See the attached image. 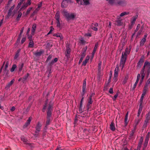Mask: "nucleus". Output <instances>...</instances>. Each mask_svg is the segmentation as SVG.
I'll return each instance as SVG.
<instances>
[{"instance_id":"1","label":"nucleus","mask_w":150,"mask_h":150,"mask_svg":"<svg viewBox=\"0 0 150 150\" xmlns=\"http://www.w3.org/2000/svg\"><path fill=\"white\" fill-rule=\"evenodd\" d=\"M150 73V62L146 61L144 63L143 66L141 71L140 74L141 76V78L139 82L140 84L142 83L145 75H146V77L148 78Z\"/></svg>"},{"instance_id":"2","label":"nucleus","mask_w":150,"mask_h":150,"mask_svg":"<svg viewBox=\"0 0 150 150\" xmlns=\"http://www.w3.org/2000/svg\"><path fill=\"white\" fill-rule=\"evenodd\" d=\"M131 49V47L129 46V48L126 47L125 52H122V56L120 59V66L122 67V69L124 67L126 62L128 55L129 54L130 52Z\"/></svg>"},{"instance_id":"3","label":"nucleus","mask_w":150,"mask_h":150,"mask_svg":"<svg viewBox=\"0 0 150 150\" xmlns=\"http://www.w3.org/2000/svg\"><path fill=\"white\" fill-rule=\"evenodd\" d=\"M52 105L50 104L47 109V120L46 124V126L49 125L50 124L51 121L50 117L52 115L51 112L52 111Z\"/></svg>"},{"instance_id":"4","label":"nucleus","mask_w":150,"mask_h":150,"mask_svg":"<svg viewBox=\"0 0 150 150\" xmlns=\"http://www.w3.org/2000/svg\"><path fill=\"white\" fill-rule=\"evenodd\" d=\"M62 14L68 20L73 19L75 18L76 16V15L74 13H72L70 14L66 10H64L63 11Z\"/></svg>"},{"instance_id":"5","label":"nucleus","mask_w":150,"mask_h":150,"mask_svg":"<svg viewBox=\"0 0 150 150\" xmlns=\"http://www.w3.org/2000/svg\"><path fill=\"white\" fill-rule=\"evenodd\" d=\"M145 58L144 55H142L137 63L136 68L137 69H140L144 62Z\"/></svg>"},{"instance_id":"6","label":"nucleus","mask_w":150,"mask_h":150,"mask_svg":"<svg viewBox=\"0 0 150 150\" xmlns=\"http://www.w3.org/2000/svg\"><path fill=\"white\" fill-rule=\"evenodd\" d=\"M15 7V5L13 6L9 10L6 16V18H8L10 16L13 17L14 15V13H13L12 11Z\"/></svg>"},{"instance_id":"7","label":"nucleus","mask_w":150,"mask_h":150,"mask_svg":"<svg viewBox=\"0 0 150 150\" xmlns=\"http://www.w3.org/2000/svg\"><path fill=\"white\" fill-rule=\"evenodd\" d=\"M141 120V118H137L136 119L134 120V132H132V133L131 134L132 136L133 135V134L134 133V132L137 129V126L140 122Z\"/></svg>"},{"instance_id":"8","label":"nucleus","mask_w":150,"mask_h":150,"mask_svg":"<svg viewBox=\"0 0 150 150\" xmlns=\"http://www.w3.org/2000/svg\"><path fill=\"white\" fill-rule=\"evenodd\" d=\"M86 88V79H85L83 81V86H82V96H83L85 93V91Z\"/></svg>"},{"instance_id":"9","label":"nucleus","mask_w":150,"mask_h":150,"mask_svg":"<svg viewBox=\"0 0 150 150\" xmlns=\"http://www.w3.org/2000/svg\"><path fill=\"white\" fill-rule=\"evenodd\" d=\"M150 136H149V133L148 132L146 136V138L144 140V148H146L147 147L148 142Z\"/></svg>"},{"instance_id":"10","label":"nucleus","mask_w":150,"mask_h":150,"mask_svg":"<svg viewBox=\"0 0 150 150\" xmlns=\"http://www.w3.org/2000/svg\"><path fill=\"white\" fill-rule=\"evenodd\" d=\"M71 49L69 47H67L65 52V56L68 59L70 57V53Z\"/></svg>"},{"instance_id":"11","label":"nucleus","mask_w":150,"mask_h":150,"mask_svg":"<svg viewBox=\"0 0 150 150\" xmlns=\"http://www.w3.org/2000/svg\"><path fill=\"white\" fill-rule=\"evenodd\" d=\"M150 120V111L146 115V119L145 120V126H146L147 123L149 122V121Z\"/></svg>"},{"instance_id":"12","label":"nucleus","mask_w":150,"mask_h":150,"mask_svg":"<svg viewBox=\"0 0 150 150\" xmlns=\"http://www.w3.org/2000/svg\"><path fill=\"white\" fill-rule=\"evenodd\" d=\"M110 129L112 131H114L116 130V128L114 121H112L110 125Z\"/></svg>"},{"instance_id":"13","label":"nucleus","mask_w":150,"mask_h":150,"mask_svg":"<svg viewBox=\"0 0 150 150\" xmlns=\"http://www.w3.org/2000/svg\"><path fill=\"white\" fill-rule=\"evenodd\" d=\"M87 49V46H86L83 49L82 51L81 54V57H82V58H84L86 55V53Z\"/></svg>"},{"instance_id":"14","label":"nucleus","mask_w":150,"mask_h":150,"mask_svg":"<svg viewBox=\"0 0 150 150\" xmlns=\"http://www.w3.org/2000/svg\"><path fill=\"white\" fill-rule=\"evenodd\" d=\"M144 140L143 138L142 137H141L139 141L138 144L137 148L140 149L142 147V142Z\"/></svg>"},{"instance_id":"15","label":"nucleus","mask_w":150,"mask_h":150,"mask_svg":"<svg viewBox=\"0 0 150 150\" xmlns=\"http://www.w3.org/2000/svg\"><path fill=\"white\" fill-rule=\"evenodd\" d=\"M45 51L43 50H40L39 52H37L34 53V54L36 57L40 56L41 55L44 54Z\"/></svg>"},{"instance_id":"16","label":"nucleus","mask_w":150,"mask_h":150,"mask_svg":"<svg viewBox=\"0 0 150 150\" xmlns=\"http://www.w3.org/2000/svg\"><path fill=\"white\" fill-rule=\"evenodd\" d=\"M140 77V74H137V79L135 83H134V86H133V89H134L137 86V84L138 83Z\"/></svg>"},{"instance_id":"17","label":"nucleus","mask_w":150,"mask_h":150,"mask_svg":"<svg viewBox=\"0 0 150 150\" xmlns=\"http://www.w3.org/2000/svg\"><path fill=\"white\" fill-rule=\"evenodd\" d=\"M37 27L36 24L35 23H34L33 25V26L31 29V34L33 35H34L35 31L36 30Z\"/></svg>"},{"instance_id":"18","label":"nucleus","mask_w":150,"mask_h":150,"mask_svg":"<svg viewBox=\"0 0 150 150\" xmlns=\"http://www.w3.org/2000/svg\"><path fill=\"white\" fill-rule=\"evenodd\" d=\"M41 126L42 125L40 123V122H38L35 127V128L36 129V131H35L36 133H37L38 132L40 131V128L41 127Z\"/></svg>"},{"instance_id":"19","label":"nucleus","mask_w":150,"mask_h":150,"mask_svg":"<svg viewBox=\"0 0 150 150\" xmlns=\"http://www.w3.org/2000/svg\"><path fill=\"white\" fill-rule=\"evenodd\" d=\"M138 15L133 17L131 20V23L132 25H134L136 19L137 18Z\"/></svg>"},{"instance_id":"20","label":"nucleus","mask_w":150,"mask_h":150,"mask_svg":"<svg viewBox=\"0 0 150 150\" xmlns=\"http://www.w3.org/2000/svg\"><path fill=\"white\" fill-rule=\"evenodd\" d=\"M142 108L143 106L142 105V103L140 104L139 107L137 112V116L138 117H139V116L140 113L142 111Z\"/></svg>"},{"instance_id":"21","label":"nucleus","mask_w":150,"mask_h":150,"mask_svg":"<svg viewBox=\"0 0 150 150\" xmlns=\"http://www.w3.org/2000/svg\"><path fill=\"white\" fill-rule=\"evenodd\" d=\"M69 0H63L62 3V7L63 8L66 7L67 6L66 4L68 3V2ZM69 0L70 1V0Z\"/></svg>"},{"instance_id":"22","label":"nucleus","mask_w":150,"mask_h":150,"mask_svg":"<svg viewBox=\"0 0 150 150\" xmlns=\"http://www.w3.org/2000/svg\"><path fill=\"white\" fill-rule=\"evenodd\" d=\"M117 4L119 5L123 6L126 4V2L125 1L119 0L117 2Z\"/></svg>"},{"instance_id":"23","label":"nucleus","mask_w":150,"mask_h":150,"mask_svg":"<svg viewBox=\"0 0 150 150\" xmlns=\"http://www.w3.org/2000/svg\"><path fill=\"white\" fill-rule=\"evenodd\" d=\"M101 62H100L98 64V73L99 75L101 74Z\"/></svg>"},{"instance_id":"24","label":"nucleus","mask_w":150,"mask_h":150,"mask_svg":"<svg viewBox=\"0 0 150 150\" xmlns=\"http://www.w3.org/2000/svg\"><path fill=\"white\" fill-rule=\"evenodd\" d=\"M146 39L145 38H143L140 42V46H142L145 43Z\"/></svg>"},{"instance_id":"25","label":"nucleus","mask_w":150,"mask_h":150,"mask_svg":"<svg viewBox=\"0 0 150 150\" xmlns=\"http://www.w3.org/2000/svg\"><path fill=\"white\" fill-rule=\"evenodd\" d=\"M119 70V67L118 66H117L115 68L114 72V76H118V73Z\"/></svg>"},{"instance_id":"26","label":"nucleus","mask_w":150,"mask_h":150,"mask_svg":"<svg viewBox=\"0 0 150 150\" xmlns=\"http://www.w3.org/2000/svg\"><path fill=\"white\" fill-rule=\"evenodd\" d=\"M55 18L56 20H59L60 13L59 11H57V12Z\"/></svg>"},{"instance_id":"27","label":"nucleus","mask_w":150,"mask_h":150,"mask_svg":"<svg viewBox=\"0 0 150 150\" xmlns=\"http://www.w3.org/2000/svg\"><path fill=\"white\" fill-rule=\"evenodd\" d=\"M98 44H96L95 45L94 47V49H93V51L92 52V56L93 57L94 54H95V52L96 50H97V47H98Z\"/></svg>"},{"instance_id":"28","label":"nucleus","mask_w":150,"mask_h":150,"mask_svg":"<svg viewBox=\"0 0 150 150\" xmlns=\"http://www.w3.org/2000/svg\"><path fill=\"white\" fill-rule=\"evenodd\" d=\"M15 81V80L14 79H13L11 80V81L8 83L7 85L6 86V88H9L13 83Z\"/></svg>"},{"instance_id":"29","label":"nucleus","mask_w":150,"mask_h":150,"mask_svg":"<svg viewBox=\"0 0 150 150\" xmlns=\"http://www.w3.org/2000/svg\"><path fill=\"white\" fill-rule=\"evenodd\" d=\"M116 23L115 24L117 26H120L122 25L123 23L121 21V20H117L115 21Z\"/></svg>"},{"instance_id":"30","label":"nucleus","mask_w":150,"mask_h":150,"mask_svg":"<svg viewBox=\"0 0 150 150\" xmlns=\"http://www.w3.org/2000/svg\"><path fill=\"white\" fill-rule=\"evenodd\" d=\"M24 64L23 63H22L21 64H20L18 66V71L19 72H21L23 67Z\"/></svg>"},{"instance_id":"31","label":"nucleus","mask_w":150,"mask_h":150,"mask_svg":"<svg viewBox=\"0 0 150 150\" xmlns=\"http://www.w3.org/2000/svg\"><path fill=\"white\" fill-rule=\"evenodd\" d=\"M42 2L41 1L39 4H38V7L36 8V10L37 11H38L40 7H41L42 6Z\"/></svg>"},{"instance_id":"32","label":"nucleus","mask_w":150,"mask_h":150,"mask_svg":"<svg viewBox=\"0 0 150 150\" xmlns=\"http://www.w3.org/2000/svg\"><path fill=\"white\" fill-rule=\"evenodd\" d=\"M129 121L128 120V116H125V120H124V122L125 124V126H127L128 124Z\"/></svg>"},{"instance_id":"33","label":"nucleus","mask_w":150,"mask_h":150,"mask_svg":"<svg viewBox=\"0 0 150 150\" xmlns=\"http://www.w3.org/2000/svg\"><path fill=\"white\" fill-rule=\"evenodd\" d=\"M29 42L28 47H33L34 46V42L33 41L30 40Z\"/></svg>"},{"instance_id":"34","label":"nucleus","mask_w":150,"mask_h":150,"mask_svg":"<svg viewBox=\"0 0 150 150\" xmlns=\"http://www.w3.org/2000/svg\"><path fill=\"white\" fill-rule=\"evenodd\" d=\"M17 67L16 65V64H13L12 65L11 68L10 69V71L11 72H13L14 71L15 69Z\"/></svg>"},{"instance_id":"35","label":"nucleus","mask_w":150,"mask_h":150,"mask_svg":"<svg viewBox=\"0 0 150 150\" xmlns=\"http://www.w3.org/2000/svg\"><path fill=\"white\" fill-rule=\"evenodd\" d=\"M92 96L91 95L89 97L88 99V103L92 104L93 101L92 100Z\"/></svg>"},{"instance_id":"36","label":"nucleus","mask_w":150,"mask_h":150,"mask_svg":"<svg viewBox=\"0 0 150 150\" xmlns=\"http://www.w3.org/2000/svg\"><path fill=\"white\" fill-rule=\"evenodd\" d=\"M31 119L32 117H30L28 119L27 121L26 122L25 124L26 126H28L30 124Z\"/></svg>"},{"instance_id":"37","label":"nucleus","mask_w":150,"mask_h":150,"mask_svg":"<svg viewBox=\"0 0 150 150\" xmlns=\"http://www.w3.org/2000/svg\"><path fill=\"white\" fill-rule=\"evenodd\" d=\"M129 13L128 12H124L121 13L120 15V16L121 17H122L125 15L128 14Z\"/></svg>"},{"instance_id":"38","label":"nucleus","mask_w":150,"mask_h":150,"mask_svg":"<svg viewBox=\"0 0 150 150\" xmlns=\"http://www.w3.org/2000/svg\"><path fill=\"white\" fill-rule=\"evenodd\" d=\"M91 29L95 31H97L98 30V28L94 26L93 25H91Z\"/></svg>"},{"instance_id":"39","label":"nucleus","mask_w":150,"mask_h":150,"mask_svg":"<svg viewBox=\"0 0 150 150\" xmlns=\"http://www.w3.org/2000/svg\"><path fill=\"white\" fill-rule=\"evenodd\" d=\"M112 72L111 71H110V72L109 78V79L108 80V83H110V82H111V78L112 77Z\"/></svg>"},{"instance_id":"40","label":"nucleus","mask_w":150,"mask_h":150,"mask_svg":"<svg viewBox=\"0 0 150 150\" xmlns=\"http://www.w3.org/2000/svg\"><path fill=\"white\" fill-rule=\"evenodd\" d=\"M22 16V13L21 12H18V16L16 18V20L17 21H19L20 18Z\"/></svg>"},{"instance_id":"41","label":"nucleus","mask_w":150,"mask_h":150,"mask_svg":"<svg viewBox=\"0 0 150 150\" xmlns=\"http://www.w3.org/2000/svg\"><path fill=\"white\" fill-rule=\"evenodd\" d=\"M21 140L25 144H28V143L27 140L25 139L24 137H22L21 138Z\"/></svg>"},{"instance_id":"42","label":"nucleus","mask_w":150,"mask_h":150,"mask_svg":"<svg viewBox=\"0 0 150 150\" xmlns=\"http://www.w3.org/2000/svg\"><path fill=\"white\" fill-rule=\"evenodd\" d=\"M83 111V109L82 108V105H79V113H81Z\"/></svg>"},{"instance_id":"43","label":"nucleus","mask_w":150,"mask_h":150,"mask_svg":"<svg viewBox=\"0 0 150 150\" xmlns=\"http://www.w3.org/2000/svg\"><path fill=\"white\" fill-rule=\"evenodd\" d=\"M29 75V74L28 73H27L26 75H25V76H24V77L23 78V81H25L28 78Z\"/></svg>"},{"instance_id":"44","label":"nucleus","mask_w":150,"mask_h":150,"mask_svg":"<svg viewBox=\"0 0 150 150\" xmlns=\"http://www.w3.org/2000/svg\"><path fill=\"white\" fill-rule=\"evenodd\" d=\"M83 4L85 5H87L89 4V0H83Z\"/></svg>"},{"instance_id":"45","label":"nucleus","mask_w":150,"mask_h":150,"mask_svg":"<svg viewBox=\"0 0 150 150\" xmlns=\"http://www.w3.org/2000/svg\"><path fill=\"white\" fill-rule=\"evenodd\" d=\"M150 84V78H149L147 80V82L146 83L145 86L148 87L149 85Z\"/></svg>"},{"instance_id":"46","label":"nucleus","mask_w":150,"mask_h":150,"mask_svg":"<svg viewBox=\"0 0 150 150\" xmlns=\"http://www.w3.org/2000/svg\"><path fill=\"white\" fill-rule=\"evenodd\" d=\"M109 3L111 5L113 4L115 2V0H107Z\"/></svg>"},{"instance_id":"47","label":"nucleus","mask_w":150,"mask_h":150,"mask_svg":"<svg viewBox=\"0 0 150 150\" xmlns=\"http://www.w3.org/2000/svg\"><path fill=\"white\" fill-rule=\"evenodd\" d=\"M148 87L144 86L143 90V92H145V93H146V92L148 90Z\"/></svg>"},{"instance_id":"48","label":"nucleus","mask_w":150,"mask_h":150,"mask_svg":"<svg viewBox=\"0 0 150 150\" xmlns=\"http://www.w3.org/2000/svg\"><path fill=\"white\" fill-rule=\"evenodd\" d=\"M118 94L116 93L115 95H114L113 97H112V99L113 101H115L116 100V98L118 97Z\"/></svg>"},{"instance_id":"49","label":"nucleus","mask_w":150,"mask_h":150,"mask_svg":"<svg viewBox=\"0 0 150 150\" xmlns=\"http://www.w3.org/2000/svg\"><path fill=\"white\" fill-rule=\"evenodd\" d=\"M33 8L32 7H30L29 8L27 11H26V13L27 14H29L30 12V11L32 10V9H33Z\"/></svg>"},{"instance_id":"50","label":"nucleus","mask_w":150,"mask_h":150,"mask_svg":"<svg viewBox=\"0 0 150 150\" xmlns=\"http://www.w3.org/2000/svg\"><path fill=\"white\" fill-rule=\"evenodd\" d=\"M29 41L32 40V35H33L31 34L30 35L29 34L27 35Z\"/></svg>"},{"instance_id":"51","label":"nucleus","mask_w":150,"mask_h":150,"mask_svg":"<svg viewBox=\"0 0 150 150\" xmlns=\"http://www.w3.org/2000/svg\"><path fill=\"white\" fill-rule=\"evenodd\" d=\"M91 104H89L88 103H87V109L89 110V109L91 108Z\"/></svg>"},{"instance_id":"52","label":"nucleus","mask_w":150,"mask_h":150,"mask_svg":"<svg viewBox=\"0 0 150 150\" xmlns=\"http://www.w3.org/2000/svg\"><path fill=\"white\" fill-rule=\"evenodd\" d=\"M52 58V56L51 55H49L47 58L46 62H47L49 60Z\"/></svg>"},{"instance_id":"53","label":"nucleus","mask_w":150,"mask_h":150,"mask_svg":"<svg viewBox=\"0 0 150 150\" xmlns=\"http://www.w3.org/2000/svg\"><path fill=\"white\" fill-rule=\"evenodd\" d=\"M61 34V33H57L54 34L53 35L54 36H56L57 37H59Z\"/></svg>"},{"instance_id":"54","label":"nucleus","mask_w":150,"mask_h":150,"mask_svg":"<svg viewBox=\"0 0 150 150\" xmlns=\"http://www.w3.org/2000/svg\"><path fill=\"white\" fill-rule=\"evenodd\" d=\"M128 79V78H127L126 77H125V78H124V79L123 80V83L124 84H125L127 82V81Z\"/></svg>"},{"instance_id":"55","label":"nucleus","mask_w":150,"mask_h":150,"mask_svg":"<svg viewBox=\"0 0 150 150\" xmlns=\"http://www.w3.org/2000/svg\"><path fill=\"white\" fill-rule=\"evenodd\" d=\"M80 41V43L82 44H85L86 42V41L84 40L83 38L81 39Z\"/></svg>"},{"instance_id":"56","label":"nucleus","mask_w":150,"mask_h":150,"mask_svg":"<svg viewBox=\"0 0 150 150\" xmlns=\"http://www.w3.org/2000/svg\"><path fill=\"white\" fill-rule=\"evenodd\" d=\"M26 40V38L25 37H24L21 40V44H23V43L25 42Z\"/></svg>"},{"instance_id":"57","label":"nucleus","mask_w":150,"mask_h":150,"mask_svg":"<svg viewBox=\"0 0 150 150\" xmlns=\"http://www.w3.org/2000/svg\"><path fill=\"white\" fill-rule=\"evenodd\" d=\"M84 36L87 37H91V36L92 35L91 33H87L85 34Z\"/></svg>"},{"instance_id":"58","label":"nucleus","mask_w":150,"mask_h":150,"mask_svg":"<svg viewBox=\"0 0 150 150\" xmlns=\"http://www.w3.org/2000/svg\"><path fill=\"white\" fill-rule=\"evenodd\" d=\"M28 6L29 5L26 3H25V4H24L22 6V8H21V9H22V8H23L24 7L26 8L27 6Z\"/></svg>"},{"instance_id":"59","label":"nucleus","mask_w":150,"mask_h":150,"mask_svg":"<svg viewBox=\"0 0 150 150\" xmlns=\"http://www.w3.org/2000/svg\"><path fill=\"white\" fill-rule=\"evenodd\" d=\"M57 26L58 27H60V23L59 20H57Z\"/></svg>"},{"instance_id":"60","label":"nucleus","mask_w":150,"mask_h":150,"mask_svg":"<svg viewBox=\"0 0 150 150\" xmlns=\"http://www.w3.org/2000/svg\"><path fill=\"white\" fill-rule=\"evenodd\" d=\"M8 61H7L6 62V64L5 66V69L6 70L7 68H8Z\"/></svg>"},{"instance_id":"61","label":"nucleus","mask_w":150,"mask_h":150,"mask_svg":"<svg viewBox=\"0 0 150 150\" xmlns=\"http://www.w3.org/2000/svg\"><path fill=\"white\" fill-rule=\"evenodd\" d=\"M76 1L79 4H82L83 2L82 1V0H76Z\"/></svg>"},{"instance_id":"62","label":"nucleus","mask_w":150,"mask_h":150,"mask_svg":"<svg viewBox=\"0 0 150 150\" xmlns=\"http://www.w3.org/2000/svg\"><path fill=\"white\" fill-rule=\"evenodd\" d=\"M139 28H140V24H138V25L137 26L136 29V30H135V32H137L138 30L139 29Z\"/></svg>"},{"instance_id":"63","label":"nucleus","mask_w":150,"mask_h":150,"mask_svg":"<svg viewBox=\"0 0 150 150\" xmlns=\"http://www.w3.org/2000/svg\"><path fill=\"white\" fill-rule=\"evenodd\" d=\"M22 3L21 2H20L18 4V5L17 6V8L18 9L21 7V5Z\"/></svg>"},{"instance_id":"64","label":"nucleus","mask_w":150,"mask_h":150,"mask_svg":"<svg viewBox=\"0 0 150 150\" xmlns=\"http://www.w3.org/2000/svg\"><path fill=\"white\" fill-rule=\"evenodd\" d=\"M87 63V62L85 60L82 63V66H85L86 65V64Z\"/></svg>"}]
</instances>
